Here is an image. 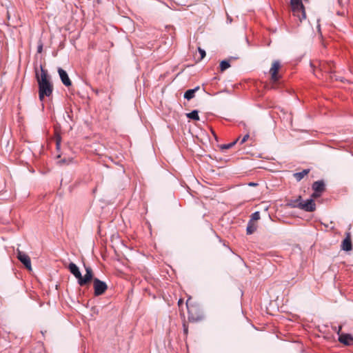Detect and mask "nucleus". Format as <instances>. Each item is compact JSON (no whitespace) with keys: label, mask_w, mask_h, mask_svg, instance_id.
<instances>
[{"label":"nucleus","mask_w":353,"mask_h":353,"mask_svg":"<svg viewBox=\"0 0 353 353\" xmlns=\"http://www.w3.org/2000/svg\"><path fill=\"white\" fill-rule=\"evenodd\" d=\"M37 80L39 86V97L42 101L45 97H49L53 91V85L50 81L48 72L41 66V75L37 74Z\"/></svg>","instance_id":"obj_1"},{"label":"nucleus","mask_w":353,"mask_h":353,"mask_svg":"<svg viewBox=\"0 0 353 353\" xmlns=\"http://www.w3.org/2000/svg\"><path fill=\"white\" fill-rule=\"evenodd\" d=\"M297 204H294L293 207H298L299 208L303 210L306 212H313L316 209V204L313 199H310L305 201H301V196L296 201Z\"/></svg>","instance_id":"obj_2"},{"label":"nucleus","mask_w":353,"mask_h":353,"mask_svg":"<svg viewBox=\"0 0 353 353\" xmlns=\"http://www.w3.org/2000/svg\"><path fill=\"white\" fill-rule=\"evenodd\" d=\"M93 287L95 296L103 294L108 289L106 283L97 278L93 279Z\"/></svg>","instance_id":"obj_3"},{"label":"nucleus","mask_w":353,"mask_h":353,"mask_svg":"<svg viewBox=\"0 0 353 353\" xmlns=\"http://www.w3.org/2000/svg\"><path fill=\"white\" fill-rule=\"evenodd\" d=\"M290 3L294 12H301L302 17L301 18L300 16H299L300 20L305 19V12L304 10L303 5L302 3V0H291Z\"/></svg>","instance_id":"obj_4"},{"label":"nucleus","mask_w":353,"mask_h":353,"mask_svg":"<svg viewBox=\"0 0 353 353\" xmlns=\"http://www.w3.org/2000/svg\"><path fill=\"white\" fill-rule=\"evenodd\" d=\"M312 189L314 192L312 194V197L316 198L320 196L321 194L325 190V183L323 181L320 180L315 181L312 184Z\"/></svg>","instance_id":"obj_5"},{"label":"nucleus","mask_w":353,"mask_h":353,"mask_svg":"<svg viewBox=\"0 0 353 353\" xmlns=\"http://www.w3.org/2000/svg\"><path fill=\"white\" fill-rule=\"evenodd\" d=\"M85 274L83 276L81 275V278L79 281V285L81 286L85 285L91 280H93V273L92 268L90 267H85Z\"/></svg>","instance_id":"obj_6"},{"label":"nucleus","mask_w":353,"mask_h":353,"mask_svg":"<svg viewBox=\"0 0 353 353\" xmlns=\"http://www.w3.org/2000/svg\"><path fill=\"white\" fill-rule=\"evenodd\" d=\"M17 253L18 259L25 265L27 269L31 270L32 268L30 257L19 250H17Z\"/></svg>","instance_id":"obj_7"},{"label":"nucleus","mask_w":353,"mask_h":353,"mask_svg":"<svg viewBox=\"0 0 353 353\" xmlns=\"http://www.w3.org/2000/svg\"><path fill=\"white\" fill-rule=\"evenodd\" d=\"M341 330V327H339L337 330V334L339 336V341L345 345H351L353 343V337L352 335L348 334H339V332Z\"/></svg>","instance_id":"obj_8"},{"label":"nucleus","mask_w":353,"mask_h":353,"mask_svg":"<svg viewBox=\"0 0 353 353\" xmlns=\"http://www.w3.org/2000/svg\"><path fill=\"white\" fill-rule=\"evenodd\" d=\"M58 73L63 84L67 87L71 85L72 82L68 75L66 71L61 68H58Z\"/></svg>","instance_id":"obj_9"},{"label":"nucleus","mask_w":353,"mask_h":353,"mask_svg":"<svg viewBox=\"0 0 353 353\" xmlns=\"http://www.w3.org/2000/svg\"><path fill=\"white\" fill-rule=\"evenodd\" d=\"M280 68V63L279 61H274L272 63V67L270 70V72L271 74V77L272 81H276L279 79V77L277 75V72Z\"/></svg>","instance_id":"obj_10"},{"label":"nucleus","mask_w":353,"mask_h":353,"mask_svg":"<svg viewBox=\"0 0 353 353\" xmlns=\"http://www.w3.org/2000/svg\"><path fill=\"white\" fill-rule=\"evenodd\" d=\"M346 236L341 243V249L344 251H350L352 249L351 235L350 232L345 234Z\"/></svg>","instance_id":"obj_11"},{"label":"nucleus","mask_w":353,"mask_h":353,"mask_svg":"<svg viewBox=\"0 0 353 353\" xmlns=\"http://www.w3.org/2000/svg\"><path fill=\"white\" fill-rule=\"evenodd\" d=\"M188 301L189 300H188L187 302H186V307H187L188 310V319L190 321H192V322L199 321L202 320L203 319V316L201 314H199L197 316H194L193 314L194 308L190 307Z\"/></svg>","instance_id":"obj_12"},{"label":"nucleus","mask_w":353,"mask_h":353,"mask_svg":"<svg viewBox=\"0 0 353 353\" xmlns=\"http://www.w3.org/2000/svg\"><path fill=\"white\" fill-rule=\"evenodd\" d=\"M68 270H70L71 274H72L74 276V277L77 279V281L79 282V281L81 278V273L78 266L74 263H70L68 265Z\"/></svg>","instance_id":"obj_13"},{"label":"nucleus","mask_w":353,"mask_h":353,"mask_svg":"<svg viewBox=\"0 0 353 353\" xmlns=\"http://www.w3.org/2000/svg\"><path fill=\"white\" fill-rule=\"evenodd\" d=\"M199 89V86H196L193 89L188 90L184 94V98L190 100L194 97L195 92Z\"/></svg>","instance_id":"obj_14"},{"label":"nucleus","mask_w":353,"mask_h":353,"mask_svg":"<svg viewBox=\"0 0 353 353\" xmlns=\"http://www.w3.org/2000/svg\"><path fill=\"white\" fill-rule=\"evenodd\" d=\"M309 169H305L301 172L294 173V176L297 181H300L305 175L309 173Z\"/></svg>","instance_id":"obj_15"},{"label":"nucleus","mask_w":353,"mask_h":353,"mask_svg":"<svg viewBox=\"0 0 353 353\" xmlns=\"http://www.w3.org/2000/svg\"><path fill=\"white\" fill-rule=\"evenodd\" d=\"M256 225L253 222L250 221L248 223V226H247V229H246L247 234H251L253 232H254L256 231Z\"/></svg>","instance_id":"obj_16"},{"label":"nucleus","mask_w":353,"mask_h":353,"mask_svg":"<svg viewBox=\"0 0 353 353\" xmlns=\"http://www.w3.org/2000/svg\"><path fill=\"white\" fill-rule=\"evenodd\" d=\"M187 117L194 121L199 120V112L197 110H192L186 114Z\"/></svg>","instance_id":"obj_17"},{"label":"nucleus","mask_w":353,"mask_h":353,"mask_svg":"<svg viewBox=\"0 0 353 353\" xmlns=\"http://www.w3.org/2000/svg\"><path fill=\"white\" fill-rule=\"evenodd\" d=\"M230 67L229 60H223L220 63V70L221 72L225 71Z\"/></svg>","instance_id":"obj_18"},{"label":"nucleus","mask_w":353,"mask_h":353,"mask_svg":"<svg viewBox=\"0 0 353 353\" xmlns=\"http://www.w3.org/2000/svg\"><path fill=\"white\" fill-rule=\"evenodd\" d=\"M259 219H260V213H259V212H254L252 214L251 219L250 221L253 222L254 221H257Z\"/></svg>","instance_id":"obj_19"},{"label":"nucleus","mask_w":353,"mask_h":353,"mask_svg":"<svg viewBox=\"0 0 353 353\" xmlns=\"http://www.w3.org/2000/svg\"><path fill=\"white\" fill-rule=\"evenodd\" d=\"M239 141V139H237L236 141H234V142L232 143H230L229 144H226V145H224L223 146V148H225V149H229L230 148H232L237 141Z\"/></svg>","instance_id":"obj_20"},{"label":"nucleus","mask_w":353,"mask_h":353,"mask_svg":"<svg viewBox=\"0 0 353 353\" xmlns=\"http://www.w3.org/2000/svg\"><path fill=\"white\" fill-rule=\"evenodd\" d=\"M249 132L246 133V134L243 137V139L240 141V144H243L249 138Z\"/></svg>","instance_id":"obj_21"},{"label":"nucleus","mask_w":353,"mask_h":353,"mask_svg":"<svg viewBox=\"0 0 353 353\" xmlns=\"http://www.w3.org/2000/svg\"><path fill=\"white\" fill-rule=\"evenodd\" d=\"M198 50H199V54L201 55V59H203L205 57V51L203 49L201 48H199Z\"/></svg>","instance_id":"obj_22"},{"label":"nucleus","mask_w":353,"mask_h":353,"mask_svg":"<svg viewBox=\"0 0 353 353\" xmlns=\"http://www.w3.org/2000/svg\"><path fill=\"white\" fill-rule=\"evenodd\" d=\"M240 125H242L243 126L244 129L247 131V132H249L248 130L247 129V125L245 123L242 122L240 123Z\"/></svg>","instance_id":"obj_23"},{"label":"nucleus","mask_w":353,"mask_h":353,"mask_svg":"<svg viewBox=\"0 0 353 353\" xmlns=\"http://www.w3.org/2000/svg\"><path fill=\"white\" fill-rule=\"evenodd\" d=\"M42 48H43V47H42V46H41V45L39 46H38V48H37V52H38L39 53L41 52V51H42Z\"/></svg>","instance_id":"obj_24"},{"label":"nucleus","mask_w":353,"mask_h":353,"mask_svg":"<svg viewBox=\"0 0 353 353\" xmlns=\"http://www.w3.org/2000/svg\"><path fill=\"white\" fill-rule=\"evenodd\" d=\"M183 332H184V334H188V327L185 325H183Z\"/></svg>","instance_id":"obj_25"},{"label":"nucleus","mask_w":353,"mask_h":353,"mask_svg":"<svg viewBox=\"0 0 353 353\" xmlns=\"http://www.w3.org/2000/svg\"><path fill=\"white\" fill-rule=\"evenodd\" d=\"M232 21L231 17H230L229 15H228L227 17V21L229 22V23H231Z\"/></svg>","instance_id":"obj_26"},{"label":"nucleus","mask_w":353,"mask_h":353,"mask_svg":"<svg viewBox=\"0 0 353 353\" xmlns=\"http://www.w3.org/2000/svg\"><path fill=\"white\" fill-rule=\"evenodd\" d=\"M256 185V183H249V185H250V186H255Z\"/></svg>","instance_id":"obj_27"},{"label":"nucleus","mask_w":353,"mask_h":353,"mask_svg":"<svg viewBox=\"0 0 353 353\" xmlns=\"http://www.w3.org/2000/svg\"><path fill=\"white\" fill-rule=\"evenodd\" d=\"M236 57H230L229 60H232V59H236Z\"/></svg>","instance_id":"obj_28"},{"label":"nucleus","mask_w":353,"mask_h":353,"mask_svg":"<svg viewBox=\"0 0 353 353\" xmlns=\"http://www.w3.org/2000/svg\"><path fill=\"white\" fill-rule=\"evenodd\" d=\"M59 145H60V141H58L57 142V148L59 146Z\"/></svg>","instance_id":"obj_29"},{"label":"nucleus","mask_w":353,"mask_h":353,"mask_svg":"<svg viewBox=\"0 0 353 353\" xmlns=\"http://www.w3.org/2000/svg\"><path fill=\"white\" fill-rule=\"evenodd\" d=\"M182 303V300H181V299H180V300L179 301V304H180V303Z\"/></svg>","instance_id":"obj_30"}]
</instances>
